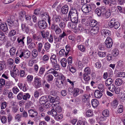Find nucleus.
I'll return each mask as SVG.
<instances>
[{
    "mask_svg": "<svg viewBox=\"0 0 125 125\" xmlns=\"http://www.w3.org/2000/svg\"><path fill=\"white\" fill-rule=\"evenodd\" d=\"M41 33L43 38L45 39H46L49 36V32L48 31H42Z\"/></svg>",
    "mask_w": 125,
    "mask_h": 125,
    "instance_id": "5701e85b",
    "label": "nucleus"
},
{
    "mask_svg": "<svg viewBox=\"0 0 125 125\" xmlns=\"http://www.w3.org/2000/svg\"><path fill=\"white\" fill-rule=\"evenodd\" d=\"M123 83V81L120 79L118 78L116 79L115 81V84L117 85H121Z\"/></svg>",
    "mask_w": 125,
    "mask_h": 125,
    "instance_id": "cd10ccee",
    "label": "nucleus"
},
{
    "mask_svg": "<svg viewBox=\"0 0 125 125\" xmlns=\"http://www.w3.org/2000/svg\"><path fill=\"white\" fill-rule=\"evenodd\" d=\"M69 16L70 18L78 16V14L76 10L75 9L72 8L69 12Z\"/></svg>",
    "mask_w": 125,
    "mask_h": 125,
    "instance_id": "1a4fd4ad",
    "label": "nucleus"
},
{
    "mask_svg": "<svg viewBox=\"0 0 125 125\" xmlns=\"http://www.w3.org/2000/svg\"><path fill=\"white\" fill-rule=\"evenodd\" d=\"M51 47V44L47 42L45 43L44 45V48L47 51Z\"/></svg>",
    "mask_w": 125,
    "mask_h": 125,
    "instance_id": "3c124183",
    "label": "nucleus"
},
{
    "mask_svg": "<svg viewBox=\"0 0 125 125\" xmlns=\"http://www.w3.org/2000/svg\"><path fill=\"white\" fill-rule=\"evenodd\" d=\"M102 95V93L98 90H96L94 93V96L96 98H99Z\"/></svg>",
    "mask_w": 125,
    "mask_h": 125,
    "instance_id": "a211bd4d",
    "label": "nucleus"
},
{
    "mask_svg": "<svg viewBox=\"0 0 125 125\" xmlns=\"http://www.w3.org/2000/svg\"><path fill=\"white\" fill-rule=\"evenodd\" d=\"M16 65H15L13 67V71H10L11 76L14 78L19 75L20 74V72L16 67Z\"/></svg>",
    "mask_w": 125,
    "mask_h": 125,
    "instance_id": "0eeeda50",
    "label": "nucleus"
},
{
    "mask_svg": "<svg viewBox=\"0 0 125 125\" xmlns=\"http://www.w3.org/2000/svg\"><path fill=\"white\" fill-rule=\"evenodd\" d=\"M42 38L40 36H37L36 34H33L32 36L33 39L35 41H40L41 40Z\"/></svg>",
    "mask_w": 125,
    "mask_h": 125,
    "instance_id": "c756f323",
    "label": "nucleus"
},
{
    "mask_svg": "<svg viewBox=\"0 0 125 125\" xmlns=\"http://www.w3.org/2000/svg\"><path fill=\"white\" fill-rule=\"evenodd\" d=\"M78 49L82 52H84L85 50V47L84 45H80L78 46Z\"/></svg>",
    "mask_w": 125,
    "mask_h": 125,
    "instance_id": "0e129e2a",
    "label": "nucleus"
},
{
    "mask_svg": "<svg viewBox=\"0 0 125 125\" xmlns=\"http://www.w3.org/2000/svg\"><path fill=\"white\" fill-rule=\"evenodd\" d=\"M20 16L19 18L21 21H23L26 15L25 12L24 11H21L20 12Z\"/></svg>",
    "mask_w": 125,
    "mask_h": 125,
    "instance_id": "4be33fe9",
    "label": "nucleus"
},
{
    "mask_svg": "<svg viewBox=\"0 0 125 125\" xmlns=\"http://www.w3.org/2000/svg\"><path fill=\"white\" fill-rule=\"evenodd\" d=\"M38 26L40 29H44L47 27V24L45 21L42 20L40 21L39 22Z\"/></svg>",
    "mask_w": 125,
    "mask_h": 125,
    "instance_id": "9d476101",
    "label": "nucleus"
},
{
    "mask_svg": "<svg viewBox=\"0 0 125 125\" xmlns=\"http://www.w3.org/2000/svg\"><path fill=\"white\" fill-rule=\"evenodd\" d=\"M94 7L93 8H95V5L94 4H84L82 7V10L83 12L85 13H88L91 10L92 8V6Z\"/></svg>",
    "mask_w": 125,
    "mask_h": 125,
    "instance_id": "7ed1b4c3",
    "label": "nucleus"
},
{
    "mask_svg": "<svg viewBox=\"0 0 125 125\" xmlns=\"http://www.w3.org/2000/svg\"><path fill=\"white\" fill-rule=\"evenodd\" d=\"M5 80L2 78L0 79V87H1L5 85Z\"/></svg>",
    "mask_w": 125,
    "mask_h": 125,
    "instance_id": "13d9d810",
    "label": "nucleus"
},
{
    "mask_svg": "<svg viewBox=\"0 0 125 125\" xmlns=\"http://www.w3.org/2000/svg\"><path fill=\"white\" fill-rule=\"evenodd\" d=\"M59 104H58V105L57 106L56 105V106L54 107V106H52V107L53 108H55L56 111L57 112H60L62 111V108L61 107L59 106Z\"/></svg>",
    "mask_w": 125,
    "mask_h": 125,
    "instance_id": "4c0bfd02",
    "label": "nucleus"
},
{
    "mask_svg": "<svg viewBox=\"0 0 125 125\" xmlns=\"http://www.w3.org/2000/svg\"><path fill=\"white\" fill-rule=\"evenodd\" d=\"M99 31V28L97 26L92 28L90 31V32L92 35H94L97 34Z\"/></svg>",
    "mask_w": 125,
    "mask_h": 125,
    "instance_id": "2eb2a0df",
    "label": "nucleus"
},
{
    "mask_svg": "<svg viewBox=\"0 0 125 125\" xmlns=\"http://www.w3.org/2000/svg\"><path fill=\"white\" fill-rule=\"evenodd\" d=\"M41 15L42 18L43 19V20H47L49 24L50 25L51 24V20L49 15L47 13H44L43 14H42Z\"/></svg>",
    "mask_w": 125,
    "mask_h": 125,
    "instance_id": "4468645a",
    "label": "nucleus"
},
{
    "mask_svg": "<svg viewBox=\"0 0 125 125\" xmlns=\"http://www.w3.org/2000/svg\"><path fill=\"white\" fill-rule=\"evenodd\" d=\"M102 114L105 117H108L109 115V111L107 110H105L103 112Z\"/></svg>",
    "mask_w": 125,
    "mask_h": 125,
    "instance_id": "a19ab883",
    "label": "nucleus"
},
{
    "mask_svg": "<svg viewBox=\"0 0 125 125\" xmlns=\"http://www.w3.org/2000/svg\"><path fill=\"white\" fill-rule=\"evenodd\" d=\"M115 20L114 18L111 19L110 20L108 23L109 27L110 28H113L114 26L115 23Z\"/></svg>",
    "mask_w": 125,
    "mask_h": 125,
    "instance_id": "c85d7f7f",
    "label": "nucleus"
},
{
    "mask_svg": "<svg viewBox=\"0 0 125 125\" xmlns=\"http://www.w3.org/2000/svg\"><path fill=\"white\" fill-rule=\"evenodd\" d=\"M100 8L101 10L102 15H104L105 14L106 12V10L105 9V7H100Z\"/></svg>",
    "mask_w": 125,
    "mask_h": 125,
    "instance_id": "c03bdc74",
    "label": "nucleus"
},
{
    "mask_svg": "<svg viewBox=\"0 0 125 125\" xmlns=\"http://www.w3.org/2000/svg\"><path fill=\"white\" fill-rule=\"evenodd\" d=\"M71 21L74 23H76L78 22V16L76 17H73L70 18Z\"/></svg>",
    "mask_w": 125,
    "mask_h": 125,
    "instance_id": "8fccbe9b",
    "label": "nucleus"
},
{
    "mask_svg": "<svg viewBox=\"0 0 125 125\" xmlns=\"http://www.w3.org/2000/svg\"><path fill=\"white\" fill-rule=\"evenodd\" d=\"M84 73L83 74L88 75L91 73V69L89 67H87L84 69Z\"/></svg>",
    "mask_w": 125,
    "mask_h": 125,
    "instance_id": "7c9ffc66",
    "label": "nucleus"
},
{
    "mask_svg": "<svg viewBox=\"0 0 125 125\" xmlns=\"http://www.w3.org/2000/svg\"><path fill=\"white\" fill-rule=\"evenodd\" d=\"M30 52L28 50H26L24 51L21 52L19 56L20 58H21L23 56L25 58L27 59L29 58L30 56Z\"/></svg>",
    "mask_w": 125,
    "mask_h": 125,
    "instance_id": "39448f33",
    "label": "nucleus"
},
{
    "mask_svg": "<svg viewBox=\"0 0 125 125\" xmlns=\"http://www.w3.org/2000/svg\"><path fill=\"white\" fill-rule=\"evenodd\" d=\"M50 94L53 96H57V92L56 91L52 90L50 91Z\"/></svg>",
    "mask_w": 125,
    "mask_h": 125,
    "instance_id": "052dcab7",
    "label": "nucleus"
},
{
    "mask_svg": "<svg viewBox=\"0 0 125 125\" xmlns=\"http://www.w3.org/2000/svg\"><path fill=\"white\" fill-rule=\"evenodd\" d=\"M69 68L70 71L72 73H74L76 72V69L71 65H69Z\"/></svg>",
    "mask_w": 125,
    "mask_h": 125,
    "instance_id": "864d4df0",
    "label": "nucleus"
},
{
    "mask_svg": "<svg viewBox=\"0 0 125 125\" xmlns=\"http://www.w3.org/2000/svg\"><path fill=\"white\" fill-rule=\"evenodd\" d=\"M66 52H65V55L66 56H67L69 52L70 51V47L69 45H67L66 46Z\"/></svg>",
    "mask_w": 125,
    "mask_h": 125,
    "instance_id": "6e6d98bb",
    "label": "nucleus"
},
{
    "mask_svg": "<svg viewBox=\"0 0 125 125\" xmlns=\"http://www.w3.org/2000/svg\"><path fill=\"white\" fill-rule=\"evenodd\" d=\"M59 26L62 29L65 28L66 25L64 22L62 21L59 23Z\"/></svg>",
    "mask_w": 125,
    "mask_h": 125,
    "instance_id": "5fc2aeb1",
    "label": "nucleus"
},
{
    "mask_svg": "<svg viewBox=\"0 0 125 125\" xmlns=\"http://www.w3.org/2000/svg\"><path fill=\"white\" fill-rule=\"evenodd\" d=\"M56 84L57 86L60 88L63 87V84L65 83L61 80H58L56 81Z\"/></svg>",
    "mask_w": 125,
    "mask_h": 125,
    "instance_id": "412c9836",
    "label": "nucleus"
},
{
    "mask_svg": "<svg viewBox=\"0 0 125 125\" xmlns=\"http://www.w3.org/2000/svg\"><path fill=\"white\" fill-rule=\"evenodd\" d=\"M101 33L102 35H104V36H108L110 35L111 32L106 29H102L101 31Z\"/></svg>",
    "mask_w": 125,
    "mask_h": 125,
    "instance_id": "f3484780",
    "label": "nucleus"
},
{
    "mask_svg": "<svg viewBox=\"0 0 125 125\" xmlns=\"http://www.w3.org/2000/svg\"><path fill=\"white\" fill-rule=\"evenodd\" d=\"M52 65L53 66V69L56 70H58L60 69V66L59 64L57 63V62L55 63H52Z\"/></svg>",
    "mask_w": 125,
    "mask_h": 125,
    "instance_id": "473e14b6",
    "label": "nucleus"
},
{
    "mask_svg": "<svg viewBox=\"0 0 125 125\" xmlns=\"http://www.w3.org/2000/svg\"><path fill=\"white\" fill-rule=\"evenodd\" d=\"M52 115L53 116H54V117L57 115V112L55 111L54 109H52L50 111L48 112V114Z\"/></svg>",
    "mask_w": 125,
    "mask_h": 125,
    "instance_id": "f704fd0d",
    "label": "nucleus"
},
{
    "mask_svg": "<svg viewBox=\"0 0 125 125\" xmlns=\"http://www.w3.org/2000/svg\"><path fill=\"white\" fill-rule=\"evenodd\" d=\"M79 89L77 88H74L73 89V95L74 97L77 96L78 94Z\"/></svg>",
    "mask_w": 125,
    "mask_h": 125,
    "instance_id": "ea45409f",
    "label": "nucleus"
},
{
    "mask_svg": "<svg viewBox=\"0 0 125 125\" xmlns=\"http://www.w3.org/2000/svg\"><path fill=\"white\" fill-rule=\"evenodd\" d=\"M61 65L63 67H65L66 65L67 60L65 59H62L60 61Z\"/></svg>",
    "mask_w": 125,
    "mask_h": 125,
    "instance_id": "c9c22d12",
    "label": "nucleus"
},
{
    "mask_svg": "<svg viewBox=\"0 0 125 125\" xmlns=\"http://www.w3.org/2000/svg\"><path fill=\"white\" fill-rule=\"evenodd\" d=\"M51 28L52 30L55 31V33L57 35L59 34L62 32L61 29L57 25L54 24L52 25Z\"/></svg>",
    "mask_w": 125,
    "mask_h": 125,
    "instance_id": "20e7f679",
    "label": "nucleus"
},
{
    "mask_svg": "<svg viewBox=\"0 0 125 125\" xmlns=\"http://www.w3.org/2000/svg\"><path fill=\"white\" fill-rule=\"evenodd\" d=\"M59 80H61L62 82L65 83L66 82V79L65 77L62 74L60 73V75H59Z\"/></svg>",
    "mask_w": 125,
    "mask_h": 125,
    "instance_id": "de8ad7c7",
    "label": "nucleus"
},
{
    "mask_svg": "<svg viewBox=\"0 0 125 125\" xmlns=\"http://www.w3.org/2000/svg\"><path fill=\"white\" fill-rule=\"evenodd\" d=\"M83 77L84 80L87 82L90 79V76L88 75L83 74Z\"/></svg>",
    "mask_w": 125,
    "mask_h": 125,
    "instance_id": "79ce46f5",
    "label": "nucleus"
},
{
    "mask_svg": "<svg viewBox=\"0 0 125 125\" xmlns=\"http://www.w3.org/2000/svg\"><path fill=\"white\" fill-rule=\"evenodd\" d=\"M48 98L50 101L53 104L52 105V106H54V107L58 105V104H60V103L59 101L60 99V97L58 96H57L55 98L52 96L51 95L48 96Z\"/></svg>",
    "mask_w": 125,
    "mask_h": 125,
    "instance_id": "f03ea898",
    "label": "nucleus"
},
{
    "mask_svg": "<svg viewBox=\"0 0 125 125\" xmlns=\"http://www.w3.org/2000/svg\"><path fill=\"white\" fill-rule=\"evenodd\" d=\"M91 97L90 94H84L82 96V101L83 103H85L89 100Z\"/></svg>",
    "mask_w": 125,
    "mask_h": 125,
    "instance_id": "9b49d317",
    "label": "nucleus"
},
{
    "mask_svg": "<svg viewBox=\"0 0 125 125\" xmlns=\"http://www.w3.org/2000/svg\"><path fill=\"white\" fill-rule=\"evenodd\" d=\"M105 46L107 48L111 47L113 42L112 39L110 37H108L104 42Z\"/></svg>",
    "mask_w": 125,
    "mask_h": 125,
    "instance_id": "6e6552de",
    "label": "nucleus"
},
{
    "mask_svg": "<svg viewBox=\"0 0 125 125\" xmlns=\"http://www.w3.org/2000/svg\"><path fill=\"white\" fill-rule=\"evenodd\" d=\"M11 108L12 109V111L14 113H15L17 112L19 108L18 106L15 107H13Z\"/></svg>",
    "mask_w": 125,
    "mask_h": 125,
    "instance_id": "774afa93",
    "label": "nucleus"
},
{
    "mask_svg": "<svg viewBox=\"0 0 125 125\" xmlns=\"http://www.w3.org/2000/svg\"><path fill=\"white\" fill-rule=\"evenodd\" d=\"M112 82V80L111 78H108L105 81V85L106 86H109L111 85Z\"/></svg>",
    "mask_w": 125,
    "mask_h": 125,
    "instance_id": "bb28decb",
    "label": "nucleus"
},
{
    "mask_svg": "<svg viewBox=\"0 0 125 125\" xmlns=\"http://www.w3.org/2000/svg\"><path fill=\"white\" fill-rule=\"evenodd\" d=\"M98 89L101 92H104V85L103 84H100L98 85Z\"/></svg>",
    "mask_w": 125,
    "mask_h": 125,
    "instance_id": "603ef678",
    "label": "nucleus"
},
{
    "mask_svg": "<svg viewBox=\"0 0 125 125\" xmlns=\"http://www.w3.org/2000/svg\"><path fill=\"white\" fill-rule=\"evenodd\" d=\"M66 35V34L65 32L63 31L62 33L57 38H56L55 39V41L56 42H61L62 39L64 38V36Z\"/></svg>",
    "mask_w": 125,
    "mask_h": 125,
    "instance_id": "ddd939ff",
    "label": "nucleus"
},
{
    "mask_svg": "<svg viewBox=\"0 0 125 125\" xmlns=\"http://www.w3.org/2000/svg\"><path fill=\"white\" fill-rule=\"evenodd\" d=\"M38 110L39 111L41 112H44L45 111V108L43 105L40 106L39 107Z\"/></svg>",
    "mask_w": 125,
    "mask_h": 125,
    "instance_id": "e2e57ef3",
    "label": "nucleus"
},
{
    "mask_svg": "<svg viewBox=\"0 0 125 125\" xmlns=\"http://www.w3.org/2000/svg\"><path fill=\"white\" fill-rule=\"evenodd\" d=\"M6 22L7 23L9 26L12 27L13 28H16L18 26V21H15L14 16L12 15L8 17Z\"/></svg>",
    "mask_w": 125,
    "mask_h": 125,
    "instance_id": "f257e3e1",
    "label": "nucleus"
},
{
    "mask_svg": "<svg viewBox=\"0 0 125 125\" xmlns=\"http://www.w3.org/2000/svg\"><path fill=\"white\" fill-rule=\"evenodd\" d=\"M97 24V21L94 20H91L90 22V26L91 27H95Z\"/></svg>",
    "mask_w": 125,
    "mask_h": 125,
    "instance_id": "393cba45",
    "label": "nucleus"
},
{
    "mask_svg": "<svg viewBox=\"0 0 125 125\" xmlns=\"http://www.w3.org/2000/svg\"><path fill=\"white\" fill-rule=\"evenodd\" d=\"M98 54L99 57H105L106 56V52L99 51L98 52Z\"/></svg>",
    "mask_w": 125,
    "mask_h": 125,
    "instance_id": "37998d69",
    "label": "nucleus"
},
{
    "mask_svg": "<svg viewBox=\"0 0 125 125\" xmlns=\"http://www.w3.org/2000/svg\"><path fill=\"white\" fill-rule=\"evenodd\" d=\"M110 86L108 87V89L111 92L113 93L115 92L116 89V87L114 84H112L110 85Z\"/></svg>",
    "mask_w": 125,
    "mask_h": 125,
    "instance_id": "2f4dec72",
    "label": "nucleus"
},
{
    "mask_svg": "<svg viewBox=\"0 0 125 125\" xmlns=\"http://www.w3.org/2000/svg\"><path fill=\"white\" fill-rule=\"evenodd\" d=\"M28 112L29 116L32 118L37 116L38 114L37 112L34 110L31 109L28 111Z\"/></svg>",
    "mask_w": 125,
    "mask_h": 125,
    "instance_id": "f8f14e48",
    "label": "nucleus"
},
{
    "mask_svg": "<svg viewBox=\"0 0 125 125\" xmlns=\"http://www.w3.org/2000/svg\"><path fill=\"white\" fill-rule=\"evenodd\" d=\"M41 79L37 77L34 78V81L33 83V85L35 87L37 88L41 86Z\"/></svg>",
    "mask_w": 125,
    "mask_h": 125,
    "instance_id": "423d86ee",
    "label": "nucleus"
},
{
    "mask_svg": "<svg viewBox=\"0 0 125 125\" xmlns=\"http://www.w3.org/2000/svg\"><path fill=\"white\" fill-rule=\"evenodd\" d=\"M125 73L124 72H121L117 73V76L118 77H121L122 78H124L125 77Z\"/></svg>",
    "mask_w": 125,
    "mask_h": 125,
    "instance_id": "338daca9",
    "label": "nucleus"
},
{
    "mask_svg": "<svg viewBox=\"0 0 125 125\" xmlns=\"http://www.w3.org/2000/svg\"><path fill=\"white\" fill-rule=\"evenodd\" d=\"M16 49L14 47H12L11 48L10 50V54L11 55H13L15 53Z\"/></svg>",
    "mask_w": 125,
    "mask_h": 125,
    "instance_id": "09e8293b",
    "label": "nucleus"
},
{
    "mask_svg": "<svg viewBox=\"0 0 125 125\" xmlns=\"http://www.w3.org/2000/svg\"><path fill=\"white\" fill-rule=\"evenodd\" d=\"M102 64L100 62L98 61L95 64V67L98 69H100L101 67Z\"/></svg>",
    "mask_w": 125,
    "mask_h": 125,
    "instance_id": "4d7b16f0",
    "label": "nucleus"
},
{
    "mask_svg": "<svg viewBox=\"0 0 125 125\" xmlns=\"http://www.w3.org/2000/svg\"><path fill=\"white\" fill-rule=\"evenodd\" d=\"M25 37L24 36H23L22 38L20 39V37L18 38L17 39L18 42L19 43L22 42V45H24V42L23 41V40L24 39Z\"/></svg>",
    "mask_w": 125,
    "mask_h": 125,
    "instance_id": "680f3d73",
    "label": "nucleus"
},
{
    "mask_svg": "<svg viewBox=\"0 0 125 125\" xmlns=\"http://www.w3.org/2000/svg\"><path fill=\"white\" fill-rule=\"evenodd\" d=\"M73 22H72V21L68 22L67 23V26L70 28L74 29L75 27V25H74Z\"/></svg>",
    "mask_w": 125,
    "mask_h": 125,
    "instance_id": "72a5a7b5",
    "label": "nucleus"
},
{
    "mask_svg": "<svg viewBox=\"0 0 125 125\" xmlns=\"http://www.w3.org/2000/svg\"><path fill=\"white\" fill-rule=\"evenodd\" d=\"M16 31L13 30H12L10 31V32L9 34V35L11 37L14 36L16 34Z\"/></svg>",
    "mask_w": 125,
    "mask_h": 125,
    "instance_id": "bf43d9fd",
    "label": "nucleus"
},
{
    "mask_svg": "<svg viewBox=\"0 0 125 125\" xmlns=\"http://www.w3.org/2000/svg\"><path fill=\"white\" fill-rule=\"evenodd\" d=\"M86 115L87 116L89 117L93 116V111L90 110H88L86 113Z\"/></svg>",
    "mask_w": 125,
    "mask_h": 125,
    "instance_id": "49530a36",
    "label": "nucleus"
},
{
    "mask_svg": "<svg viewBox=\"0 0 125 125\" xmlns=\"http://www.w3.org/2000/svg\"><path fill=\"white\" fill-rule=\"evenodd\" d=\"M48 101L47 97L46 95L42 96L40 99L39 102L42 105L44 104Z\"/></svg>",
    "mask_w": 125,
    "mask_h": 125,
    "instance_id": "dca6fc26",
    "label": "nucleus"
},
{
    "mask_svg": "<svg viewBox=\"0 0 125 125\" xmlns=\"http://www.w3.org/2000/svg\"><path fill=\"white\" fill-rule=\"evenodd\" d=\"M5 64V62L4 61H0V72H1L2 73H3V70Z\"/></svg>",
    "mask_w": 125,
    "mask_h": 125,
    "instance_id": "a878e982",
    "label": "nucleus"
},
{
    "mask_svg": "<svg viewBox=\"0 0 125 125\" xmlns=\"http://www.w3.org/2000/svg\"><path fill=\"white\" fill-rule=\"evenodd\" d=\"M50 59L52 63H54V62L55 63L56 62H57L56 56L55 55H52L50 58Z\"/></svg>",
    "mask_w": 125,
    "mask_h": 125,
    "instance_id": "e433bc0d",
    "label": "nucleus"
},
{
    "mask_svg": "<svg viewBox=\"0 0 125 125\" xmlns=\"http://www.w3.org/2000/svg\"><path fill=\"white\" fill-rule=\"evenodd\" d=\"M68 10V7L67 5H65L62 7L61 11L63 14H65L67 13Z\"/></svg>",
    "mask_w": 125,
    "mask_h": 125,
    "instance_id": "6ab92c4d",
    "label": "nucleus"
},
{
    "mask_svg": "<svg viewBox=\"0 0 125 125\" xmlns=\"http://www.w3.org/2000/svg\"><path fill=\"white\" fill-rule=\"evenodd\" d=\"M92 104L93 106L95 108L97 107L98 105L99 102L96 99H93L91 101Z\"/></svg>",
    "mask_w": 125,
    "mask_h": 125,
    "instance_id": "b1692460",
    "label": "nucleus"
},
{
    "mask_svg": "<svg viewBox=\"0 0 125 125\" xmlns=\"http://www.w3.org/2000/svg\"><path fill=\"white\" fill-rule=\"evenodd\" d=\"M112 54L114 57H116L119 54V51L117 49H115L113 50Z\"/></svg>",
    "mask_w": 125,
    "mask_h": 125,
    "instance_id": "58836bf2",
    "label": "nucleus"
},
{
    "mask_svg": "<svg viewBox=\"0 0 125 125\" xmlns=\"http://www.w3.org/2000/svg\"><path fill=\"white\" fill-rule=\"evenodd\" d=\"M118 101L117 99H115L113 101L112 104V106L114 108H116L118 104Z\"/></svg>",
    "mask_w": 125,
    "mask_h": 125,
    "instance_id": "a18cd8bd",
    "label": "nucleus"
},
{
    "mask_svg": "<svg viewBox=\"0 0 125 125\" xmlns=\"http://www.w3.org/2000/svg\"><path fill=\"white\" fill-rule=\"evenodd\" d=\"M0 29L4 31H6L8 30V27L6 23H2L0 24Z\"/></svg>",
    "mask_w": 125,
    "mask_h": 125,
    "instance_id": "aec40b11",
    "label": "nucleus"
},
{
    "mask_svg": "<svg viewBox=\"0 0 125 125\" xmlns=\"http://www.w3.org/2000/svg\"><path fill=\"white\" fill-rule=\"evenodd\" d=\"M30 96L29 93H26L23 95V99L24 100H26L27 99H29L30 97Z\"/></svg>",
    "mask_w": 125,
    "mask_h": 125,
    "instance_id": "69168bd1",
    "label": "nucleus"
}]
</instances>
